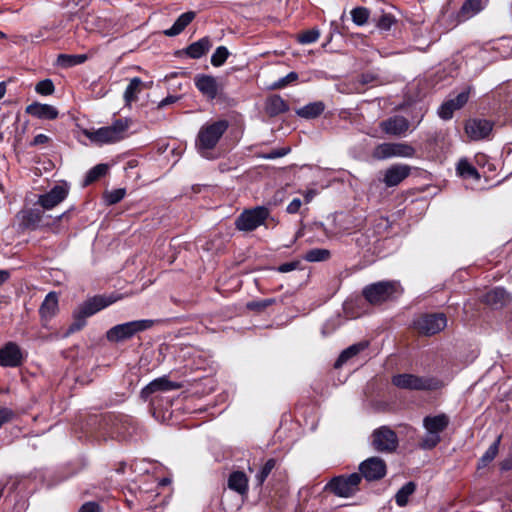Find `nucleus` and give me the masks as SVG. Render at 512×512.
<instances>
[{"instance_id":"nucleus-31","label":"nucleus","mask_w":512,"mask_h":512,"mask_svg":"<svg viewBox=\"0 0 512 512\" xmlns=\"http://www.w3.org/2000/svg\"><path fill=\"white\" fill-rule=\"evenodd\" d=\"M287 110L288 105L282 97L274 95L267 100L266 111L269 115L276 116L286 112Z\"/></svg>"},{"instance_id":"nucleus-56","label":"nucleus","mask_w":512,"mask_h":512,"mask_svg":"<svg viewBox=\"0 0 512 512\" xmlns=\"http://www.w3.org/2000/svg\"><path fill=\"white\" fill-rule=\"evenodd\" d=\"M500 468L502 471H507L512 468V458L505 459L500 463Z\"/></svg>"},{"instance_id":"nucleus-7","label":"nucleus","mask_w":512,"mask_h":512,"mask_svg":"<svg viewBox=\"0 0 512 512\" xmlns=\"http://www.w3.org/2000/svg\"><path fill=\"white\" fill-rule=\"evenodd\" d=\"M270 216L269 208L265 206H256L254 208L245 209L235 220V227L239 231L251 232L256 230Z\"/></svg>"},{"instance_id":"nucleus-17","label":"nucleus","mask_w":512,"mask_h":512,"mask_svg":"<svg viewBox=\"0 0 512 512\" xmlns=\"http://www.w3.org/2000/svg\"><path fill=\"white\" fill-rule=\"evenodd\" d=\"M469 93L463 91L459 93L455 98L445 101L438 109V115L443 120H449L452 118L455 110L462 108L468 101Z\"/></svg>"},{"instance_id":"nucleus-63","label":"nucleus","mask_w":512,"mask_h":512,"mask_svg":"<svg viewBox=\"0 0 512 512\" xmlns=\"http://www.w3.org/2000/svg\"><path fill=\"white\" fill-rule=\"evenodd\" d=\"M16 138H17V140H18V141H20V140H21V138H20V136H19V135H16Z\"/></svg>"},{"instance_id":"nucleus-57","label":"nucleus","mask_w":512,"mask_h":512,"mask_svg":"<svg viewBox=\"0 0 512 512\" xmlns=\"http://www.w3.org/2000/svg\"><path fill=\"white\" fill-rule=\"evenodd\" d=\"M315 195H316V191L315 190H308V191H306L305 194H304L305 202L309 203L314 198Z\"/></svg>"},{"instance_id":"nucleus-37","label":"nucleus","mask_w":512,"mask_h":512,"mask_svg":"<svg viewBox=\"0 0 512 512\" xmlns=\"http://www.w3.org/2000/svg\"><path fill=\"white\" fill-rule=\"evenodd\" d=\"M352 21L357 26H364L370 17V11L368 8L359 6L351 10L350 12Z\"/></svg>"},{"instance_id":"nucleus-30","label":"nucleus","mask_w":512,"mask_h":512,"mask_svg":"<svg viewBox=\"0 0 512 512\" xmlns=\"http://www.w3.org/2000/svg\"><path fill=\"white\" fill-rule=\"evenodd\" d=\"M325 109V105L321 101L309 103L296 111L299 117L305 119H313L318 117Z\"/></svg>"},{"instance_id":"nucleus-26","label":"nucleus","mask_w":512,"mask_h":512,"mask_svg":"<svg viewBox=\"0 0 512 512\" xmlns=\"http://www.w3.org/2000/svg\"><path fill=\"white\" fill-rule=\"evenodd\" d=\"M196 14L193 11H188L181 14L171 28L165 30V35L176 36L179 35L195 18Z\"/></svg>"},{"instance_id":"nucleus-55","label":"nucleus","mask_w":512,"mask_h":512,"mask_svg":"<svg viewBox=\"0 0 512 512\" xmlns=\"http://www.w3.org/2000/svg\"><path fill=\"white\" fill-rule=\"evenodd\" d=\"M286 153H287V150H285V149L273 150L269 154L264 155L263 158H265V159H276V158H279V157H282V156L286 155Z\"/></svg>"},{"instance_id":"nucleus-27","label":"nucleus","mask_w":512,"mask_h":512,"mask_svg":"<svg viewBox=\"0 0 512 512\" xmlns=\"http://www.w3.org/2000/svg\"><path fill=\"white\" fill-rule=\"evenodd\" d=\"M483 9V2L481 0H466L459 13V21H465L478 14Z\"/></svg>"},{"instance_id":"nucleus-13","label":"nucleus","mask_w":512,"mask_h":512,"mask_svg":"<svg viewBox=\"0 0 512 512\" xmlns=\"http://www.w3.org/2000/svg\"><path fill=\"white\" fill-rule=\"evenodd\" d=\"M361 478L367 481H376L382 479L386 475V464L379 457H371L364 460L359 465Z\"/></svg>"},{"instance_id":"nucleus-29","label":"nucleus","mask_w":512,"mask_h":512,"mask_svg":"<svg viewBox=\"0 0 512 512\" xmlns=\"http://www.w3.org/2000/svg\"><path fill=\"white\" fill-rule=\"evenodd\" d=\"M210 47V39L208 37H204L190 44L186 49V53L191 58L198 59L205 55V53L210 49Z\"/></svg>"},{"instance_id":"nucleus-11","label":"nucleus","mask_w":512,"mask_h":512,"mask_svg":"<svg viewBox=\"0 0 512 512\" xmlns=\"http://www.w3.org/2000/svg\"><path fill=\"white\" fill-rule=\"evenodd\" d=\"M446 325L447 318L443 313L423 314L414 321L415 329L425 336L441 332Z\"/></svg>"},{"instance_id":"nucleus-58","label":"nucleus","mask_w":512,"mask_h":512,"mask_svg":"<svg viewBox=\"0 0 512 512\" xmlns=\"http://www.w3.org/2000/svg\"><path fill=\"white\" fill-rule=\"evenodd\" d=\"M9 278V273L6 270H0V286L5 283Z\"/></svg>"},{"instance_id":"nucleus-40","label":"nucleus","mask_w":512,"mask_h":512,"mask_svg":"<svg viewBox=\"0 0 512 512\" xmlns=\"http://www.w3.org/2000/svg\"><path fill=\"white\" fill-rule=\"evenodd\" d=\"M34 90L38 95L49 96L55 92V85L51 79L46 78L38 81L34 86Z\"/></svg>"},{"instance_id":"nucleus-62","label":"nucleus","mask_w":512,"mask_h":512,"mask_svg":"<svg viewBox=\"0 0 512 512\" xmlns=\"http://www.w3.org/2000/svg\"><path fill=\"white\" fill-rule=\"evenodd\" d=\"M2 139H3V134H2V132L0 131V142L2 141Z\"/></svg>"},{"instance_id":"nucleus-18","label":"nucleus","mask_w":512,"mask_h":512,"mask_svg":"<svg viewBox=\"0 0 512 512\" xmlns=\"http://www.w3.org/2000/svg\"><path fill=\"white\" fill-rule=\"evenodd\" d=\"M196 88L207 98H216L219 90L217 79L211 75L200 74L194 79Z\"/></svg>"},{"instance_id":"nucleus-38","label":"nucleus","mask_w":512,"mask_h":512,"mask_svg":"<svg viewBox=\"0 0 512 512\" xmlns=\"http://www.w3.org/2000/svg\"><path fill=\"white\" fill-rule=\"evenodd\" d=\"M108 172V165L106 164H98L91 168L84 180L85 185H89L94 181L98 180L102 176H104Z\"/></svg>"},{"instance_id":"nucleus-42","label":"nucleus","mask_w":512,"mask_h":512,"mask_svg":"<svg viewBox=\"0 0 512 512\" xmlns=\"http://www.w3.org/2000/svg\"><path fill=\"white\" fill-rule=\"evenodd\" d=\"M229 56V51L225 46H219L216 48L211 56V64L214 67L222 66Z\"/></svg>"},{"instance_id":"nucleus-52","label":"nucleus","mask_w":512,"mask_h":512,"mask_svg":"<svg viewBox=\"0 0 512 512\" xmlns=\"http://www.w3.org/2000/svg\"><path fill=\"white\" fill-rule=\"evenodd\" d=\"M100 507L96 502H87L84 503L78 512H99Z\"/></svg>"},{"instance_id":"nucleus-5","label":"nucleus","mask_w":512,"mask_h":512,"mask_svg":"<svg viewBox=\"0 0 512 512\" xmlns=\"http://www.w3.org/2000/svg\"><path fill=\"white\" fill-rule=\"evenodd\" d=\"M401 294L402 288L398 281H380L363 289V296L373 305L393 300Z\"/></svg>"},{"instance_id":"nucleus-10","label":"nucleus","mask_w":512,"mask_h":512,"mask_svg":"<svg viewBox=\"0 0 512 512\" xmlns=\"http://www.w3.org/2000/svg\"><path fill=\"white\" fill-rule=\"evenodd\" d=\"M415 152V149L407 143H381L374 148L372 156L377 160L393 157L411 158Z\"/></svg>"},{"instance_id":"nucleus-2","label":"nucleus","mask_w":512,"mask_h":512,"mask_svg":"<svg viewBox=\"0 0 512 512\" xmlns=\"http://www.w3.org/2000/svg\"><path fill=\"white\" fill-rule=\"evenodd\" d=\"M128 127L127 120L117 119L110 126L96 130H85L84 135L95 144H112L125 138Z\"/></svg>"},{"instance_id":"nucleus-24","label":"nucleus","mask_w":512,"mask_h":512,"mask_svg":"<svg viewBox=\"0 0 512 512\" xmlns=\"http://www.w3.org/2000/svg\"><path fill=\"white\" fill-rule=\"evenodd\" d=\"M58 116L59 111L55 106L34 101V118L52 121L57 119Z\"/></svg>"},{"instance_id":"nucleus-1","label":"nucleus","mask_w":512,"mask_h":512,"mask_svg":"<svg viewBox=\"0 0 512 512\" xmlns=\"http://www.w3.org/2000/svg\"><path fill=\"white\" fill-rule=\"evenodd\" d=\"M229 127L227 120H218L203 125L196 138V148L201 156L212 157V150L215 148L223 134Z\"/></svg>"},{"instance_id":"nucleus-4","label":"nucleus","mask_w":512,"mask_h":512,"mask_svg":"<svg viewBox=\"0 0 512 512\" xmlns=\"http://www.w3.org/2000/svg\"><path fill=\"white\" fill-rule=\"evenodd\" d=\"M156 322L152 319H141L115 325L106 332V339L112 343L129 340L136 334L149 330Z\"/></svg>"},{"instance_id":"nucleus-59","label":"nucleus","mask_w":512,"mask_h":512,"mask_svg":"<svg viewBox=\"0 0 512 512\" xmlns=\"http://www.w3.org/2000/svg\"><path fill=\"white\" fill-rule=\"evenodd\" d=\"M6 93V84L5 82H0V99L4 97Z\"/></svg>"},{"instance_id":"nucleus-50","label":"nucleus","mask_w":512,"mask_h":512,"mask_svg":"<svg viewBox=\"0 0 512 512\" xmlns=\"http://www.w3.org/2000/svg\"><path fill=\"white\" fill-rule=\"evenodd\" d=\"M299 264H300L299 261H292V262L283 263L280 266H278L276 268V270L278 272H280V273H288V272H291V271L297 269Z\"/></svg>"},{"instance_id":"nucleus-60","label":"nucleus","mask_w":512,"mask_h":512,"mask_svg":"<svg viewBox=\"0 0 512 512\" xmlns=\"http://www.w3.org/2000/svg\"><path fill=\"white\" fill-rule=\"evenodd\" d=\"M32 111H33L32 104H30L26 107V112L30 114V113H32Z\"/></svg>"},{"instance_id":"nucleus-25","label":"nucleus","mask_w":512,"mask_h":512,"mask_svg":"<svg viewBox=\"0 0 512 512\" xmlns=\"http://www.w3.org/2000/svg\"><path fill=\"white\" fill-rule=\"evenodd\" d=\"M228 487L241 495H245L248 491V478L246 474L241 471L231 473L228 479Z\"/></svg>"},{"instance_id":"nucleus-3","label":"nucleus","mask_w":512,"mask_h":512,"mask_svg":"<svg viewBox=\"0 0 512 512\" xmlns=\"http://www.w3.org/2000/svg\"><path fill=\"white\" fill-rule=\"evenodd\" d=\"M115 302V299L104 296H94L82 303L73 314L74 321L69 327V332L73 333L81 330L86 325V319L100 310L108 307Z\"/></svg>"},{"instance_id":"nucleus-28","label":"nucleus","mask_w":512,"mask_h":512,"mask_svg":"<svg viewBox=\"0 0 512 512\" xmlns=\"http://www.w3.org/2000/svg\"><path fill=\"white\" fill-rule=\"evenodd\" d=\"M367 347H368L367 341H362V342H359V343L349 346L348 348H346L345 350L342 351V353L340 354V356L338 357V359L335 362V367L336 368L341 367L349 359L358 355L360 352L365 350Z\"/></svg>"},{"instance_id":"nucleus-51","label":"nucleus","mask_w":512,"mask_h":512,"mask_svg":"<svg viewBox=\"0 0 512 512\" xmlns=\"http://www.w3.org/2000/svg\"><path fill=\"white\" fill-rule=\"evenodd\" d=\"M302 205V202L299 198L293 199L287 206L286 211L289 214H295L299 211L300 207Z\"/></svg>"},{"instance_id":"nucleus-43","label":"nucleus","mask_w":512,"mask_h":512,"mask_svg":"<svg viewBox=\"0 0 512 512\" xmlns=\"http://www.w3.org/2000/svg\"><path fill=\"white\" fill-rule=\"evenodd\" d=\"M320 37L319 29L313 28L311 30H307L298 35V42L301 44H311L316 42Z\"/></svg>"},{"instance_id":"nucleus-45","label":"nucleus","mask_w":512,"mask_h":512,"mask_svg":"<svg viewBox=\"0 0 512 512\" xmlns=\"http://www.w3.org/2000/svg\"><path fill=\"white\" fill-rule=\"evenodd\" d=\"M395 22V18L391 14L384 13L378 20H376V26L383 31H388Z\"/></svg>"},{"instance_id":"nucleus-22","label":"nucleus","mask_w":512,"mask_h":512,"mask_svg":"<svg viewBox=\"0 0 512 512\" xmlns=\"http://www.w3.org/2000/svg\"><path fill=\"white\" fill-rule=\"evenodd\" d=\"M58 310V296L55 292L46 295L40 309L39 314L44 325L51 319Z\"/></svg>"},{"instance_id":"nucleus-6","label":"nucleus","mask_w":512,"mask_h":512,"mask_svg":"<svg viewBox=\"0 0 512 512\" xmlns=\"http://www.w3.org/2000/svg\"><path fill=\"white\" fill-rule=\"evenodd\" d=\"M449 423L450 419L444 413L426 416L423 419V427L426 430V434L420 442V447L427 450L436 447L441 441L440 434L446 430Z\"/></svg>"},{"instance_id":"nucleus-16","label":"nucleus","mask_w":512,"mask_h":512,"mask_svg":"<svg viewBox=\"0 0 512 512\" xmlns=\"http://www.w3.org/2000/svg\"><path fill=\"white\" fill-rule=\"evenodd\" d=\"M410 171L406 164H394L385 170L382 181L387 187L397 186L409 176Z\"/></svg>"},{"instance_id":"nucleus-9","label":"nucleus","mask_w":512,"mask_h":512,"mask_svg":"<svg viewBox=\"0 0 512 512\" xmlns=\"http://www.w3.org/2000/svg\"><path fill=\"white\" fill-rule=\"evenodd\" d=\"M360 482L361 475L358 473L340 475L332 478L326 485V489L338 497L348 498L357 493Z\"/></svg>"},{"instance_id":"nucleus-32","label":"nucleus","mask_w":512,"mask_h":512,"mask_svg":"<svg viewBox=\"0 0 512 512\" xmlns=\"http://www.w3.org/2000/svg\"><path fill=\"white\" fill-rule=\"evenodd\" d=\"M142 80L139 77H134L130 80L124 92V99L126 104H131L138 99V94L141 92Z\"/></svg>"},{"instance_id":"nucleus-47","label":"nucleus","mask_w":512,"mask_h":512,"mask_svg":"<svg viewBox=\"0 0 512 512\" xmlns=\"http://www.w3.org/2000/svg\"><path fill=\"white\" fill-rule=\"evenodd\" d=\"M59 59L67 62L68 65H77L86 61L87 56L84 54L80 55H60Z\"/></svg>"},{"instance_id":"nucleus-41","label":"nucleus","mask_w":512,"mask_h":512,"mask_svg":"<svg viewBox=\"0 0 512 512\" xmlns=\"http://www.w3.org/2000/svg\"><path fill=\"white\" fill-rule=\"evenodd\" d=\"M275 466H276L275 459L271 458L265 462V464L262 466L260 471L255 476L258 486H261L265 482V480L267 479V477L269 476L271 471L275 468Z\"/></svg>"},{"instance_id":"nucleus-44","label":"nucleus","mask_w":512,"mask_h":512,"mask_svg":"<svg viewBox=\"0 0 512 512\" xmlns=\"http://www.w3.org/2000/svg\"><path fill=\"white\" fill-rule=\"evenodd\" d=\"M275 303H276L275 298H267V299H263V300L251 301L247 304V307L250 310L262 311L265 308H267L268 306H271Z\"/></svg>"},{"instance_id":"nucleus-21","label":"nucleus","mask_w":512,"mask_h":512,"mask_svg":"<svg viewBox=\"0 0 512 512\" xmlns=\"http://www.w3.org/2000/svg\"><path fill=\"white\" fill-rule=\"evenodd\" d=\"M382 130L390 135H400L409 129V122L403 116H394L381 123Z\"/></svg>"},{"instance_id":"nucleus-20","label":"nucleus","mask_w":512,"mask_h":512,"mask_svg":"<svg viewBox=\"0 0 512 512\" xmlns=\"http://www.w3.org/2000/svg\"><path fill=\"white\" fill-rule=\"evenodd\" d=\"M68 195V190L63 186H55L49 192L39 197L40 205L45 209H52L61 203Z\"/></svg>"},{"instance_id":"nucleus-61","label":"nucleus","mask_w":512,"mask_h":512,"mask_svg":"<svg viewBox=\"0 0 512 512\" xmlns=\"http://www.w3.org/2000/svg\"><path fill=\"white\" fill-rule=\"evenodd\" d=\"M5 38H6L5 33H3L2 31H0V39H5Z\"/></svg>"},{"instance_id":"nucleus-35","label":"nucleus","mask_w":512,"mask_h":512,"mask_svg":"<svg viewBox=\"0 0 512 512\" xmlns=\"http://www.w3.org/2000/svg\"><path fill=\"white\" fill-rule=\"evenodd\" d=\"M416 485L413 482L406 483L398 490L395 495V501L398 506L403 507L408 503L409 497L415 492Z\"/></svg>"},{"instance_id":"nucleus-12","label":"nucleus","mask_w":512,"mask_h":512,"mask_svg":"<svg viewBox=\"0 0 512 512\" xmlns=\"http://www.w3.org/2000/svg\"><path fill=\"white\" fill-rule=\"evenodd\" d=\"M372 446L379 452H393L398 446V438L394 431L381 427L373 432Z\"/></svg>"},{"instance_id":"nucleus-15","label":"nucleus","mask_w":512,"mask_h":512,"mask_svg":"<svg viewBox=\"0 0 512 512\" xmlns=\"http://www.w3.org/2000/svg\"><path fill=\"white\" fill-rule=\"evenodd\" d=\"M22 359L21 349L13 342H8L0 349V366L2 367H17Z\"/></svg>"},{"instance_id":"nucleus-39","label":"nucleus","mask_w":512,"mask_h":512,"mask_svg":"<svg viewBox=\"0 0 512 512\" xmlns=\"http://www.w3.org/2000/svg\"><path fill=\"white\" fill-rule=\"evenodd\" d=\"M330 258V251L322 248H314L309 250L304 259L308 262H319L325 261Z\"/></svg>"},{"instance_id":"nucleus-53","label":"nucleus","mask_w":512,"mask_h":512,"mask_svg":"<svg viewBox=\"0 0 512 512\" xmlns=\"http://www.w3.org/2000/svg\"><path fill=\"white\" fill-rule=\"evenodd\" d=\"M51 142V138L45 134L34 135V146H43Z\"/></svg>"},{"instance_id":"nucleus-34","label":"nucleus","mask_w":512,"mask_h":512,"mask_svg":"<svg viewBox=\"0 0 512 512\" xmlns=\"http://www.w3.org/2000/svg\"><path fill=\"white\" fill-rule=\"evenodd\" d=\"M14 225L17 227V231L24 232L27 229H30L32 226V210L24 209L20 211L16 217Z\"/></svg>"},{"instance_id":"nucleus-46","label":"nucleus","mask_w":512,"mask_h":512,"mask_svg":"<svg viewBox=\"0 0 512 512\" xmlns=\"http://www.w3.org/2000/svg\"><path fill=\"white\" fill-rule=\"evenodd\" d=\"M125 194V189H115L113 191L108 192L105 196V199L108 204L113 205L120 202L124 198Z\"/></svg>"},{"instance_id":"nucleus-36","label":"nucleus","mask_w":512,"mask_h":512,"mask_svg":"<svg viewBox=\"0 0 512 512\" xmlns=\"http://www.w3.org/2000/svg\"><path fill=\"white\" fill-rule=\"evenodd\" d=\"M456 169L458 174L464 178H480L477 169L472 166L466 159L459 160Z\"/></svg>"},{"instance_id":"nucleus-8","label":"nucleus","mask_w":512,"mask_h":512,"mask_svg":"<svg viewBox=\"0 0 512 512\" xmlns=\"http://www.w3.org/2000/svg\"><path fill=\"white\" fill-rule=\"evenodd\" d=\"M392 384L406 390H437L441 382L433 377H421L414 374H397L392 377Z\"/></svg>"},{"instance_id":"nucleus-48","label":"nucleus","mask_w":512,"mask_h":512,"mask_svg":"<svg viewBox=\"0 0 512 512\" xmlns=\"http://www.w3.org/2000/svg\"><path fill=\"white\" fill-rule=\"evenodd\" d=\"M15 416L13 410L7 407H1L0 406V428L3 424L11 421L13 417Z\"/></svg>"},{"instance_id":"nucleus-33","label":"nucleus","mask_w":512,"mask_h":512,"mask_svg":"<svg viewBox=\"0 0 512 512\" xmlns=\"http://www.w3.org/2000/svg\"><path fill=\"white\" fill-rule=\"evenodd\" d=\"M501 441V436H498L495 441L488 447L483 456L479 459L478 469L486 467L489 463H491L499 450V445Z\"/></svg>"},{"instance_id":"nucleus-49","label":"nucleus","mask_w":512,"mask_h":512,"mask_svg":"<svg viewBox=\"0 0 512 512\" xmlns=\"http://www.w3.org/2000/svg\"><path fill=\"white\" fill-rule=\"evenodd\" d=\"M298 79V74L296 72H290L285 77L278 80V82L275 84L276 88H283L287 84L294 82Z\"/></svg>"},{"instance_id":"nucleus-19","label":"nucleus","mask_w":512,"mask_h":512,"mask_svg":"<svg viewBox=\"0 0 512 512\" xmlns=\"http://www.w3.org/2000/svg\"><path fill=\"white\" fill-rule=\"evenodd\" d=\"M179 388L180 385L178 383L172 382L166 376H163L151 381L148 385H146L142 389L141 395L143 398L146 399L155 392H166L176 390Z\"/></svg>"},{"instance_id":"nucleus-23","label":"nucleus","mask_w":512,"mask_h":512,"mask_svg":"<svg viewBox=\"0 0 512 512\" xmlns=\"http://www.w3.org/2000/svg\"><path fill=\"white\" fill-rule=\"evenodd\" d=\"M483 300L487 305L499 308L510 302V296L505 289L497 287L487 292Z\"/></svg>"},{"instance_id":"nucleus-54","label":"nucleus","mask_w":512,"mask_h":512,"mask_svg":"<svg viewBox=\"0 0 512 512\" xmlns=\"http://www.w3.org/2000/svg\"><path fill=\"white\" fill-rule=\"evenodd\" d=\"M179 100V97L178 96H167L166 98H164L163 100H161L158 104V108H163L167 105H170V104H173L175 102H177Z\"/></svg>"},{"instance_id":"nucleus-14","label":"nucleus","mask_w":512,"mask_h":512,"mask_svg":"<svg viewBox=\"0 0 512 512\" xmlns=\"http://www.w3.org/2000/svg\"><path fill=\"white\" fill-rule=\"evenodd\" d=\"M493 128L492 122L486 119H470L465 124V132L473 141L485 139Z\"/></svg>"}]
</instances>
